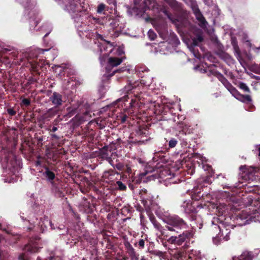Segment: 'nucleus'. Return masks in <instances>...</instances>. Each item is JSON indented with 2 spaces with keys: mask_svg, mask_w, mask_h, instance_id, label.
Here are the masks:
<instances>
[{
  "mask_svg": "<svg viewBox=\"0 0 260 260\" xmlns=\"http://www.w3.org/2000/svg\"><path fill=\"white\" fill-rule=\"evenodd\" d=\"M248 209L243 210L238 216L237 223L240 226L249 224L252 221L260 222V197L253 199L251 196L247 198Z\"/></svg>",
  "mask_w": 260,
  "mask_h": 260,
  "instance_id": "obj_1",
  "label": "nucleus"
},
{
  "mask_svg": "<svg viewBox=\"0 0 260 260\" xmlns=\"http://www.w3.org/2000/svg\"><path fill=\"white\" fill-rule=\"evenodd\" d=\"M232 225L223 222L218 218H214L212 221V230L215 233L219 231L216 237H213V242L218 244L221 239L228 241L230 239L229 234L231 232Z\"/></svg>",
  "mask_w": 260,
  "mask_h": 260,
  "instance_id": "obj_2",
  "label": "nucleus"
},
{
  "mask_svg": "<svg viewBox=\"0 0 260 260\" xmlns=\"http://www.w3.org/2000/svg\"><path fill=\"white\" fill-rule=\"evenodd\" d=\"M166 228L171 232L176 231V229L183 228L185 226L184 221L177 216H172L166 219Z\"/></svg>",
  "mask_w": 260,
  "mask_h": 260,
  "instance_id": "obj_3",
  "label": "nucleus"
},
{
  "mask_svg": "<svg viewBox=\"0 0 260 260\" xmlns=\"http://www.w3.org/2000/svg\"><path fill=\"white\" fill-rule=\"evenodd\" d=\"M100 49L103 55H108L109 53L114 51V54L118 56L121 55L124 53L123 48L118 47L116 48H113L112 45L106 42H104L100 46Z\"/></svg>",
  "mask_w": 260,
  "mask_h": 260,
  "instance_id": "obj_4",
  "label": "nucleus"
},
{
  "mask_svg": "<svg viewBox=\"0 0 260 260\" xmlns=\"http://www.w3.org/2000/svg\"><path fill=\"white\" fill-rule=\"evenodd\" d=\"M191 235L189 233H183L182 234L179 235L178 237L171 236L168 240V242L170 244H177L178 245H181Z\"/></svg>",
  "mask_w": 260,
  "mask_h": 260,
  "instance_id": "obj_5",
  "label": "nucleus"
},
{
  "mask_svg": "<svg viewBox=\"0 0 260 260\" xmlns=\"http://www.w3.org/2000/svg\"><path fill=\"white\" fill-rule=\"evenodd\" d=\"M254 255L251 252H243L240 256L233 257V260H252Z\"/></svg>",
  "mask_w": 260,
  "mask_h": 260,
  "instance_id": "obj_6",
  "label": "nucleus"
},
{
  "mask_svg": "<svg viewBox=\"0 0 260 260\" xmlns=\"http://www.w3.org/2000/svg\"><path fill=\"white\" fill-rule=\"evenodd\" d=\"M52 104L56 106L61 105L62 102L61 95L57 92H54L50 98Z\"/></svg>",
  "mask_w": 260,
  "mask_h": 260,
  "instance_id": "obj_7",
  "label": "nucleus"
},
{
  "mask_svg": "<svg viewBox=\"0 0 260 260\" xmlns=\"http://www.w3.org/2000/svg\"><path fill=\"white\" fill-rule=\"evenodd\" d=\"M123 58L110 57L108 59V65L110 67H114L119 65L123 61Z\"/></svg>",
  "mask_w": 260,
  "mask_h": 260,
  "instance_id": "obj_8",
  "label": "nucleus"
},
{
  "mask_svg": "<svg viewBox=\"0 0 260 260\" xmlns=\"http://www.w3.org/2000/svg\"><path fill=\"white\" fill-rule=\"evenodd\" d=\"M78 3L75 1H71L66 5V9L69 12H75L78 10Z\"/></svg>",
  "mask_w": 260,
  "mask_h": 260,
  "instance_id": "obj_9",
  "label": "nucleus"
},
{
  "mask_svg": "<svg viewBox=\"0 0 260 260\" xmlns=\"http://www.w3.org/2000/svg\"><path fill=\"white\" fill-rule=\"evenodd\" d=\"M189 258L190 259H194L197 260L201 258V252L198 250H192L190 251L188 255Z\"/></svg>",
  "mask_w": 260,
  "mask_h": 260,
  "instance_id": "obj_10",
  "label": "nucleus"
},
{
  "mask_svg": "<svg viewBox=\"0 0 260 260\" xmlns=\"http://www.w3.org/2000/svg\"><path fill=\"white\" fill-rule=\"evenodd\" d=\"M236 99L242 102H249L251 101V98L248 95H242L239 93Z\"/></svg>",
  "mask_w": 260,
  "mask_h": 260,
  "instance_id": "obj_11",
  "label": "nucleus"
},
{
  "mask_svg": "<svg viewBox=\"0 0 260 260\" xmlns=\"http://www.w3.org/2000/svg\"><path fill=\"white\" fill-rule=\"evenodd\" d=\"M194 13L196 16L197 19L201 21V22H203L204 21V18H203L202 14L200 12L199 10L198 9H196L194 10Z\"/></svg>",
  "mask_w": 260,
  "mask_h": 260,
  "instance_id": "obj_12",
  "label": "nucleus"
},
{
  "mask_svg": "<svg viewBox=\"0 0 260 260\" xmlns=\"http://www.w3.org/2000/svg\"><path fill=\"white\" fill-rule=\"evenodd\" d=\"M229 91L236 98L238 95L239 94V92L236 90V89L233 87L231 85H229Z\"/></svg>",
  "mask_w": 260,
  "mask_h": 260,
  "instance_id": "obj_13",
  "label": "nucleus"
},
{
  "mask_svg": "<svg viewBox=\"0 0 260 260\" xmlns=\"http://www.w3.org/2000/svg\"><path fill=\"white\" fill-rule=\"evenodd\" d=\"M45 173L46 176L48 178V179L50 180H52L53 179H54L55 177V175L53 172L49 171L48 169H47Z\"/></svg>",
  "mask_w": 260,
  "mask_h": 260,
  "instance_id": "obj_14",
  "label": "nucleus"
},
{
  "mask_svg": "<svg viewBox=\"0 0 260 260\" xmlns=\"http://www.w3.org/2000/svg\"><path fill=\"white\" fill-rule=\"evenodd\" d=\"M238 86L240 89L243 90L245 92H249L250 91L249 88H248L247 85L244 83L240 82L239 83Z\"/></svg>",
  "mask_w": 260,
  "mask_h": 260,
  "instance_id": "obj_15",
  "label": "nucleus"
},
{
  "mask_svg": "<svg viewBox=\"0 0 260 260\" xmlns=\"http://www.w3.org/2000/svg\"><path fill=\"white\" fill-rule=\"evenodd\" d=\"M217 210L220 214H223L226 210V207L224 204H220L217 207Z\"/></svg>",
  "mask_w": 260,
  "mask_h": 260,
  "instance_id": "obj_16",
  "label": "nucleus"
},
{
  "mask_svg": "<svg viewBox=\"0 0 260 260\" xmlns=\"http://www.w3.org/2000/svg\"><path fill=\"white\" fill-rule=\"evenodd\" d=\"M148 36L149 39L151 40H154L156 37L155 33L151 29H150L148 32Z\"/></svg>",
  "mask_w": 260,
  "mask_h": 260,
  "instance_id": "obj_17",
  "label": "nucleus"
},
{
  "mask_svg": "<svg viewBox=\"0 0 260 260\" xmlns=\"http://www.w3.org/2000/svg\"><path fill=\"white\" fill-rule=\"evenodd\" d=\"M220 80L222 82V83L224 85V86L226 87V88L228 89L229 91V85H231L228 81L223 78L222 76H220Z\"/></svg>",
  "mask_w": 260,
  "mask_h": 260,
  "instance_id": "obj_18",
  "label": "nucleus"
},
{
  "mask_svg": "<svg viewBox=\"0 0 260 260\" xmlns=\"http://www.w3.org/2000/svg\"><path fill=\"white\" fill-rule=\"evenodd\" d=\"M116 184L118 186V188L120 190H124L126 188V186L124 184H123L122 182L120 181H117Z\"/></svg>",
  "mask_w": 260,
  "mask_h": 260,
  "instance_id": "obj_19",
  "label": "nucleus"
},
{
  "mask_svg": "<svg viewBox=\"0 0 260 260\" xmlns=\"http://www.w3.org/2000/svg\"><path fill=\"white\" fill-rule=\"evenodd\" d=\"M105 5L104 4H101L98 6L97 12L98 13H101L102 11L105 9Z\"/></svg>",
  "mask_w": 260,
  "mask_h": 260,
  "instance_id": "obj_20",
  "label": "nucleus"
},
{
  "mask_svg": "<svg viewBox=\"0 0 260 260\" xmlns=\"http://www.w3.org/2000/svg\"><path fill=\"white\" fill-rule=\"evenodd\" d=\"M39 19H40L39 18L36 17L35 19L31 20L30 21V25L32 26H34V27L36 26L39 21Z\"/></svg>",
  "mask_w": 260,
  "mask_h": 260,
  "instance_id": "obj_21",
  "label": "nucleus"
},
{
  "mask_svg": "<svg viewBox=\"0 0 260 260\" xmlns=\"http://www.w3.org/2000/svg\"><path fill=\"white\" fill-rule=\"evenodd\" d=\"M177 144V141L174 139L171 140L169 142V145L170 147H174Z\"/></svg>",
  "mask_w": 260,
  "mask_h": 260,
  "instance_id": "obj_22",
  "label": "nucleus"
},
{
  "mask_svg": "<svg viewBox=\"0 0 260 260\" xmlns=\"http://www.w3.org/2000/svg\"><path fill=\"white\" fill-rule=\"evenodd\" d=\"M22 103L23 105L25 106H28L30 104V101L27 99H24L22 100Z\"/></svg>",
  "mask_w": 260,
  "mask_h": 260,
  "instance_id": "obj_23",
  "label": "nucleus"
},
{
  "mask_svg": "<svg viewBox=\"0 0 260 260\" xmlns=\"http://www.w3.org/2000/svg\"><path fill=\"white\" fill-rule=\"evenodd\" d=\"M30 252H36L38 251V249L36 248L35 246L32 247V248L30 249Z\"/></svg>",
  "mask_w": 260,
  "mask_h": 260,
  "instance_id": "obj_24",
  "label": "nucleus"
},
{
  "mask_svg": "<svg viewBox=\"0 0 260 260\" xmlns=\"http://www.w3.org/2000/svg\"><path fill=\"white\" fill-rule=\"evenodd\" d=\"M8 113H9V114H10L11 115H15V113H16V112H15V111H13V110H12V109H9V110H8Z\"/></svg>",
  "mask_w": 260,
  "mask_h": 260,
  "instance_id": "obj_25",
  "label": "nucleus"
},
{
  "mask_svg": "<svg viewBox=\"0 0 260 260\" xmlns=\"http://www.w3.org/2000/svg\"><path fill=\"white\" fill-rule=\"evenodd\" d=\"M139 244L141 247H143L144 245V241L143 240H141L139 242Z\"/></svg>",
  "mask_w": 260,
  "mask_h": 260,
  "instance_id": "obj_26",
  "label": "nucleus"
},
{
  "mask_svg": "<svg viewBox=\"0 0 260 260\" xmlns=\"http://www.w3.org/2000/svg\"><path fill=\"white\" fill-rule=\"evenodd\" d=\"M125 89L126 91H130L132 90L131 85H128L127 87H125Z\"/></svg>",
  "mask_w": 260,
  "mask_h": 260,
  "instance_id": "obj_27",
  "label": "nucleus"
},
{
  "mask_svg": "<svg viewBox=\"0 0 260 260\" xmlns=\"http://www.w3.org/2000/svg\"><path fill=\"white\" fill-rule=\"evenodd\" d=\"M200 197L201 196H200V194H199L198 197H196V196H192V199L196 200H199V198H200Z\"/></svg>",
  "mask_w": 260,
  "mask_h": 260,
  "instance_id": "obj_28",
  "label": "nucleus"
},
{
  "mask_svg": "<svg viewBox=\"0 0 260 260\" xmlns=\"http://www.w3.org/2000/svg\"><path fill=\"white\" fill-rule=\"evenodd\" d=\"M57 129L56 127L53 126V128H52V131L54 132L56 131Z\"/></svg>",
  "mask_w": 260,
  "mask_h": 260,
  "instance_id": "obj_29",
  "label": "nucleus"
},
{
  "mask_svg": "<svg viewBox=\"0 0 260 260\" xmlns=\"http://www.w3.org/2000/svg\"><path fill=\"white\" fill-rule=\"evenodd\" d=\"M126 70L128 72H129L130 70H129V69H122V71H126Z\"/></svg>",
  "mask_w": 260,
  "mask_h": 260,
  "instance_id": "obj_30",
  "label": "nucleus"
},
{
  "mask_svg": "<svg viewBox=\"0 0 260 260\" xmlns=\"http://www.w3.org/2000/svg\"><path fill=\"white\" fill-rule=\"evenodd\" d=\"M198 40L200 42H201L203 40V39L201 37H199Z\"/></svg>",
  "mask_w": 260,
  "mask_h": 260,
  "instance_id": "obj_31",
  "label": "nucleus"
},
{
  "mask_svg": "<svg viewBox=\"0 0 260 260\" xmlns=\"http://www.w3.org/2000/svg\"><path fill=\"white\" fill-rule=\"evenodd\" d=\"M258 151H259L258 156H260V145L258 146Z\"/></svg>",
  "mask_w": 260,
  "mask_h": 260,
  "instance_id": "obj_32",
  "label": "nucleus"
},
{
  "mask_svg": "<svg viewBox=\"0 0 260 260\" xmlns=\"http://www.w3.org/2000/svg\"><path fill=\"white\" fill-rule=\"evenodd\" d=\"M146 174H147V173H142V174H141V176L142 177V176H144L146 175Z\"/></svg>",
  "mask_w": 260,
  "mask_h": 260,
  "instance_id": "obj_33",
  "label": "nucleus"
},
{
  "mask_svg": "<svg viewBox=\"0 0 260 260\" xmlns=\"http://www.w3.org/2000/svg\"><path fill=\"white\" fill-rule=\"evenodd\" d=\"M163 175H164V172H162V174H160L159 177H160V178H162V177Z\"/></svg>",
  "mask_w": 260,
  "mask_h": 260,
  "instance_id": "obj_34",
  "label": "nucleus"
},
{
  "mask_svg": "<svg viewBox=\"0 0 260 260\" xmlns=\"http://www.w3.org/2000/svg\"><path fill=\"white\" fill-rule=\"evenodd\" d=\"M194 56H195L196 57L199 58H200V57H199V56H197V55H196L195 54H194Z\"/></svg>",
  "mask_w": 260,
  "mask_h": 260,
  "instance_id": "obj_35",
  "label": "nucleus"
},
{
  "mask_svg": "<svg viewBox=\"0 0 260 260\" xmlns=\"http://www.w3.org/2000/svg\"><path fill=\"white\" fill-rule=\"evenodd\" d=\"M102 157H105V158H107V157H107V156H104V155H103V156H102Z\"/></svg>",
  "mask_w": 260,
  "mask_h": 260,
  "instance_id": "obj_36",
  "label": "nucleus"
},
{
  "mask_svg": "<svg viewBox=\"0 0 260 260\" xmlns=\"http://www.w3.org/2000/svg\"><path fill=\"white\" fill-rule=\"evenodd\" d=\"M55 67L59 68L60 67L59 66H55Z\"/></svg>",
  "mask_w": 260,
  "mask_h": 260,
  "instance_id": "obj_37",
  "label": "nucleus"
},
{
  "mask_svg": "<svg viewBox=\"0 0 260 260\" xmlns=\"http://www.w3.org/2000/svg\"><path fill=\"white\" fill-rule=\"evenodd\" d=\"M122 121H124V118H123Z\"/></svg>",
  "mask_w": 260,
  "mask_h": 260,
  "instance_id": "obj_38",
  "label": "nucleus"
},
{
  "mask_svg": "<svg viewBox=\"0 0 260 260\" xmlns=\"http://www.w3.org/2000/svg\"><path fill=\"white\" fill-rule=\"evenodd\" d=\"M257 49H260V47H259V48H257Z\"/></svg>",
  "mask_w": 260,
  "mask_h": 260,
  "instance_id": "obj_39",
  "label": "nucleus"
},
{
  "mask_svg": "<svg viewBox=\"0 0 260 260\" xmlns=\"http://www.w3.org/2000/svg\"><path fill=\"white\" fill-rule=\"evenodd\" d=\"M37 260H40V258H38Z\"/></svg>",
  "mask_w": 260,
  "mask_h": 260,
  "instance_id": "obj_40",
  "label": "nucleus"
}]
</instances>
